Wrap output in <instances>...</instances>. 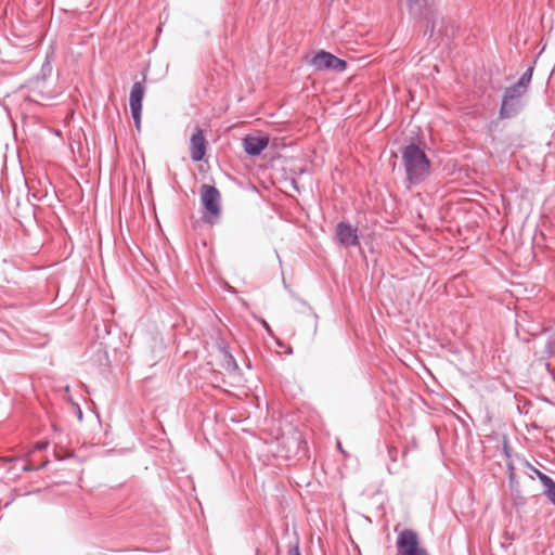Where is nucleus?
I'll use <instances>...</instances> for the list:
<instances>
[{
	"instance_id": "obj_1",
	"label": "nucleus",
	"mask_w": 555,
	"mask_h": 555,
	"mask_svg": "<svg viewBox=\"0 0 555 555\" xmlns=\"http://www.w3.org/2000/svg\"><path fill=\"white\" fill-rule=\"evenodd\" d=\"M401 159L405 171L404 184L408 189L423 183L431 172V163L425 151L411 142L401 149Z\"/></svg>"
},
{
	"instance_id": "obj_2",
	"label": "nucleus",
	"mask_w": 555,
	"mask_h": 555,
	"mask_svg": "<svg viewBox=\"0 0 555 555\" xmlns=\"http://www.w3.org/2000/svg\"><path fill=\"white\" fill-rule=\"evenodd\" d=\"M410 14L426 22V31L430 35L436 29L437 9L434 0H405Z\"/></svg>"
},
{
	"instance_id": "obj_3",
	"label": "nucleus",
	"mask_w": 555,
	"mask_h": 555,
	"mask_svg": "<svg viewBox=\"0 0 555 555\" xmlns=\"http://www.w3.org/2000/svg\"><path fill=\"white\" fill-rule=\"evenodd\" d=\"M398 555H429L420 543L418 534L412 529L402 530L396 541Z\"/></svg>"
},
{
	"instance_id": "obj_4",
	"label": "nucleus",
	"mask_w": 555,
	"mask_h": 555,
	"mask_svg": "<svg viewBox=\"0 0 555 555\" xmlns=\"http://www.w3.org/2000/svg\"><path fill=\"white\" fill-rule=\"evenodd\" d=\"M525 93V91H521V89L514 85L505 89L500 107V117L502 119L516 116L521 108V98Z\"/></svg>"
},
{
	"instance_id": "obj_5",
	"label": "nucleus",
	"mask_w": 555,
	"mask_h": 555,
	"mask_svg": "<svg viewBox=\"0 0 555 555\" xmlns=\"http://www.w3.org/2000/svg\"><path fill=\"white\" fill-rule=\"evenodd\" d=\"M317 70H334L341 73L347 68V63L326 51H319L310 61Z\"/></svg>"
},
{
	"instance_id": "obj_6",
	"label": "nucleus",
	"mask_w": 555,
	"mask_h": 555,
	"mask_svg": "<svg viewBox=\"0 0 555 555\" xmlns=\"http://www.w3.org/2000/svg\"><path fill=\"white\" fill-rule=\"evenodd\" d=\"M220 199L221 195L216 186L209 184L201 186V202L204 208L215 217H219L221 212Z\"/></svg>"
},
{
	"instance_id": "obj_7",
	"label": "nucleus",
	"mask_w": 555,
	"mask_h": 555,
	"mask_svg": "<svg viewBox=\"0 0 555 555\" xmlns=\"http://www.w3.org/2000/svg\"><path fill=\"white\" fill-rule=\"evenodd\" d=\"M338 242L345 246H358L360 244L358 229L350 223L339 222L336 227Z\"/></svg>"
},
{
	"instance_id": "obj_8",
	"label": "nucleus",
	"mask_w": 555,
	"mask_h": 555,
	"mask_svg": "<svg viewBox=\"0 0 555 555\" xmlns=\"http://www.w3.org/2000/svg\"><path fill=\"white\" fill-rule=\"evenodd\" d=\"M207 149V141L204 137L203 130L196 128L190 140V156L193 162L203 160Z\"/></svg>"
},
{
	"instance_id": "obj_9",
	"label": "nucleus",
	"mask_w": 555,
	"mask_h": 555,
	"mask_svg": "<svg viewBox=\"0 0 555 555\" xmlns=\"http://www.w3.org/2000/svg\"><path fill=\"white\" fill-rule=\"evenodd\" d=\"M269 144L268 137L246 135L243 139V147L246 154L250 156L259 155Z\"/></svg>"
},
{
	"instance_id": "obj_10",
	"label": "nucleus",
	"mask_w": 555,
	"mask_h": 555,
	"mask_svg": "<svg viewBox=\"0 0 555 555\" xmlns=\"http://www.w3.org/2000/svg\"><path fill=\"white\" fill-rule=\"evenodd\" d=\"M145 93V87L142 82H134L130 95H129V106L130 109H142V101Z\"/></svg>"
},
{
	"instance_id": "obj_11",
	"label": "nucleus",
	"mask_w": 555,
	"mask_h": 555,
	"mask_svg": "<svg viewBox=\"0 0 555 555\" xmlns=\"http://www.w3.org/2000/svg\"><path fill=\"white\" fill-rule=\"evenodd\" d=\"M539 479L545 488L544 494L555 505V481L543 473H539Z\"/></svg>"
},
{
	"instance_id": "obj_12",
	"label": "nucleus",
	"mask_w": 555,
	"mask_h": 555,
	"mask_svg": "<svg viewBox=\"0 0 555 555\" xmlns=\"http://www.w3.org/2000/svg\"><path fill=\"white\" fill-rule=\"evenodd\" d=\"M533 69V66L528 67L514 86L521 89V91L527 92L532 79Z\"/></svg>"
},
{
	"instance_id": "obj_13",
	"label": "nucleus",
	"mask_w": 555,
	"mask_h": 555,
	"mask_svg": "<svg viewBox=\"0 0 555 555\" xmlns=\"http://www.w3.org/2000/svg\"><path fill=\"white\" fill-rule=\"evenodd\" d=\"M544 351L547 356L555 354V332H547Z\"/></svg>"
},
{
	"instance_id": "obj_14",
	"label": "nucleus",
	"mask_w": 555,
	"mask_h": 555,
	"mask_svg": "<svg viewBox=\"0 0 555 555\" xmlns=\"http://www.w3.org/2000/svg\"><path fill=\"white\" fill-rule=\"evenodd\" d=\"M130 111H131V115H132L135 128H137V130H140V128H141V113H142V109H137V111L135 109H130Z\"/></svg>"
},
{
	"instance_id": "obj_15",
	"label": "nucleus",
	"mask_w": 555,
	"mask_h": 555,
	"mask_svg": "<svg viewBox=\"0 0 555 555\" xmlns=\"http://www.w3.org/2000/svg\"><path fill=\"white\" fill-rule=\"evenodd\" d=\"M44 94L42 91H36L34 92V94H27V95H24V99L27 100V101H31V102H38L39 99H44Z\"/></svg>"
},
{
	"instance_id": "obj_16",
	"label": "nucleus",
	"mask_w": 555,
	"mask_h": 555,
	"mask_svg": "<svg viewBox=\"0 0 555 555\" xmlns=\"http://www.w3.org/2000/svg\"><path fill=\"white\" fill-rule=\"evenodd\" d=\"M388 453L390 459L395 462L397 460V450L395 448H388Z\"/></svg>"
},
{
	"instance_id": "obj_17",
	"label": "nucleus",
	"mask_w": 555,
	"mask_h": 555,
	"mask_svg": "<svg viewBox=\"0 0 555 555\" xmlns=\"http://www.w3.org/2000/svg\"><path fill=\"white\" fill-rule=\"evenodd\" d=\"M288 553L289 555H301L298 545H295L294 547L289 548Z\"/></svg>"
},
{
	"instance_id": "obj_18",
	"label": "nucleus",
	"mask_w": 555,
	"mask_h": 555,
	"mask_svg": "<svg viewBox=\"0 0 555 555\" xmlns=\"http://www.w3.org/2000/svg\"><path fill=\"white\" fill-rule=\"evenodd\" d=\"M46 446H47V443H38L37 449L42 450L43 448H46Z\"/></svg>"
},
{
	"instance_id": "obj_19",
	"label": "nucleus",
	"mask_w": 555,
	"mask_h": 555,
	"mask_svg": "<svg viewBox=\"0 0 555 555\" xmlns=\"http://www.w3.org/2000/svg\"><path fill=\"white\" fill-rule=\"evenodd\" d=\"M77 410H78V412H77L78 417L82 418V412H81L80 408L77 406Z\"/></svg>"
},
{
	"instance_id": "obj_20",
	"label": "nucleus",
	"mask_w": 555,
	"mask_h": 555,
	"mask_svg": "<svg viewBox=\"0 0 555 555\" xmlns=\"http://www.w3.org/2000/svg\"><path fill=\"white\" fill-rule=\"evenodd\" d=\"M263 324H264V327L268 330V332H270V327H269L268 323L263 322Z\"/></svg>"
},
{
	"instance_id": "obj_21",
	"label": "nucleus",
	"mask_w": 555,
	"mask_h": 555,
	"mask_svg": "<svg viewBox=\"0 0 555 555\" xmlns=\"http://www.w3.org/2000/svg\"><path fill=\"white\" fill-rule=\"evenodd\" d=\"M337 447H338V449H339V450H341V444H340V442H338V443H337Z\"/></svg>"
}]
</instances>
